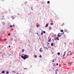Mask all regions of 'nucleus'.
Wrapping results in <instances>:
<instances>
[{"mask_svg":"<svg viewBox=\"0 0 74 74\" xmlns=\"http://www.w3.org/2000/svg\"><path fill=\"white\" fill-rule=\"evenodd\" d=\"M21 56L22 58L24 60H25L26 59H27V58H29V56L26 55H25L24 56L21 55Z\"/></svg>","mask_w":74,"mask_h":74,"instance_id":"nucleus-1","label":"nucleus"},{"mask_svg":"<svg viewBox=\"0 0 74 74\" xmlns=\"http://www.w3.org/2000/svg\"><path fill=\"white\" fill-rule=\"evenodd\" d=\"M54 40H58V41L59 40V37L58 36L55 38H54Z\"/></svg>","mask_w":74,"mask_h":74,"instance_id":"nucleus-2","label":"nucleus"},{"mask_svg":"<svg viewBox=\"0 0 74 74\" xmlns=\"http://www.w3.org/2000/svg\"><path fill=\"white\" fill-rule=\"evenodd\" d=\"M62 36V33L60 34V33L58 34V36L59 37H60Z\"/></svg>","mask_w":74,"mask_h":74,"instance_id":"nucleus-3","label":"nucleus"},{"mask_svg":"<svg viewBox=\"0 0 74 74\" xmlns=\"http://www.w3.org/2000/svg\"><path fill=\"white\" fill-rule=\"evenodd\" d=\"M68 64H69V65H71L72 64V62H70L68 63Z\"/></svg>","mask_w":74,"mask_h":74,"instance_id":"nucleus-4","label":"nucleus"},{"mask_svg":"<svg viewBox=\"0 0 74 74\" xmlns=\"http://www.w3.org/2000/svg\"><path fill=\"white\" fill-rule=\"evenodd\" d=\"M41 49H42V48H40L39 50V51L40 52H42V50H41Z\"/></svg>","mask_w":74,"mask_h":74,"instance_id":"nucleus-5","label":"nucleus"},{"mask_svg":"<svg viewBox=\"0 0 74 74\" xmlns=\"http://www.w3.org/2000/svg\"><path fill=\"white\" fill-rule=\"evenodd\" d=\"M48 25H49V24H48V23L46 25V26H45V27H48Z\"/></svg>","mask_w":74,"mask_h":74,"instance_id":"nucleus-6","label":"nucleus"},{"mask_svg":"<svg viewBox=\"0 0 74 74\" xmlns=\"http://www.w3.org/2000/svg\"><path fill=\"white\" fill-rule=\"evenodd\" d=\"M1 73H5V71H2Z\"/></svg>","mask_w":74,"mask_h":74,"instance_id":"nucleus-7","label":"nucleus"},{"mask_svg":"<svg viewBox=\"0 0 74 74\" xmlns=\"http://www.w3.org/2000/svg\"><path fill=\"white\" fill-rule=\"evenodd\" d=\"M51 45L52 47H53V43H51Z\"/></svg>","mask_w":74,"mask_h":74,"instance_id":"nucleus-8","label":"nucleus"},{"mask_svg":"<svg viewBox=\"0 0 74 74\" xmlns=\"http://www.w3.org/2000/svg\"><path fill=\"white\" fill-rule=\"evenodd\" d=\"M12 18L13 19H14L15 18H14V16H11Z\"/></svg>","mask_w":74,"mask_h":74,"instance_id":"nucleus-9","label":"nucleus"},{"mask_svg":"<svg viewBox=\"0 0 74 74\" xmlns=\"http://www.w3.org/2000/svg\"><path fill=\"white\" fill-rule=\"evenodd\" d=\"M58 56H59V55H60V53L58 52Z\"/></svg>","mask_w":74,"mask_h":74,"instance_id":"nucleus-10","label":"nucleus"},{"mask_svg":"<svg viewBox=\"0 0 74 74\" xmlns=\"http://www.w3.org/2000/svg\"><path fill=\"white\" fill-rule=\"evenodd\" d=\"M49 30H51L52 29V27H49Z\"/></svg>","mask_w":74,"mask_h":74,"instance_id":"nucleus-11","label":"nucleus"},{"mask_svg":"<svg viewBox=\"0 0 74 74\" xmlns=\"http://www.w3.org/2000/svg\"><path fill=\"white\" fill-rule=\"evenodd\" d=\"M24 51H25V50H24V49H23L22 50V52H24Z\"/></svg>","mask_w":74,"mask_h":74,"instance_id":"nucleus-12","label":"nucleus"},{"mask_svg":"<svg viewBox=\"0 0 74 74\" xmlns=\"http://www.w3.org/2000/svg\"><path fill=\"white\" fill-rule=\"evenodd\" d=\"M60 32H63V30H60Z\"/></svg>","mask_w":74,"mask_h":74,"instance_id":"nucleus-13","label":"nucleus"},{"mask_svg":"<svg viewBox=\"0 0 74 74\" xmlns=\"http://www.w3.org/2000/svg\"><path fill=\"white\" fill-rule=\"evenodd\" d=\"M51 25H53V23H51Z\"/></svg>","mask_w":74,"mask_h":74,"instance_id":"nucleus-14","label":"nucleus"},{"mask_svg":"<svg viewBox=\"0 0 74 74\" xmlns=\"http://www.w3.org/2000/svg\"><path fill=\"white\" fill-rule=\"evenodd\" d=\"M2 56L3 58H4V55H2Z\"/></svg>","mask_w":74,"mask_h":74,"instance_id":"nucleus-15","label":"nucleus"},{"mask_svg":"<svg viewBox=\"0 0 74 74\" xmlns=\"http://www.w3.org/2000/svg\"><path fill=\"white\" fill-rule=\"evenodd\" d=\"M9 73V72H8V71H7L6 72V74H8Z\"/></svg>","mask_w":74,"mask_h":74,"instance_id":"nucleus-16","label":"nucleus"},{"mask_svg":"<svg viewBox=\"0 0 74 74\" xmlns=\"http://www.w3.org/2000/svg\"><path fill=\"white\" fill-rule=\"evenodd\" d=\"M51 38H50V40H48L49 42H50V41H51Z\"/></svg>","mask_w":74,"mask_h":74,"instance_id":"nucleus-17","label":"nucleus"},{"mask_svg":"<svg viewBox=\"0 0 74 74\" xmlns=\"http://www.w3.org/2000/svg\"><path fill=\"white\" fill-rule=\"evenodd\" d=\"M70 52H71V51H68V53H69Z\"/></svg>","mask_w":74,"mask_h":74,"instance_id":"nucleus-18","label":"nucleus"},{"mask_svg":"<svg viewBox=\"0 0 74 74\" xmlns=\"http://www.w3.org/2000/svg\"><path fill=\"white\" fill-rule=\"evenodd\" d=\"M50 3V2H49V1H47V3H48V4L49 3Z\"/></svg>","mask_w":74,"mask_h":74,"instance_id":"nucleus-19","label":"nucleus"},{"mask_svg":"<svg viewBox=\"0 0 74 74\" xmlns=\"http://www.w3.org/2000/svg\"><path fill=\"white\" fill-rule=\"evenodd\" d=\"M8 35L9 36H11V34H10V33H9L8 34Z\"/></svg>","mask_w":74,"mask_h":74,"instance_id":"nucleus-20","label":"nucleus"},{"mask_svg":"<svg viewBox=\"0 0 74 74\" xmlns=\"http://www.w3.org/2000/svg\"><path fill=\"white\" fill-rule=\"evenodd\" d=\"M42 56H41V55H40V56H39V57L40 58H42Z\"/></svg>","mask_w":74,"mask_h":74,"instance_id":"nucleus-21","label":"nucleus"},{"mask_svg":"<svg viewBox=\"0 0 74 74\" xmlns=\"http://www.w3.org/2000/svg\"><path fill=\"white\" fill-rule=\"evenodd\" d=\"M10 27H12V25H10Z\"/></svg>","mask_w":74,"mask_h":74,"instance_id":"nucleus-22","label":"nucleus"},{"mask_svg":"<svg viewBox=\"0 0 74 74\" xmlns=\"http://www.w3.org/2000/svg\"><path fill=\"white\" fill-rule=\"evenodd\" d=\"M43 33H45L46 32L45 31H43Z\"/></svg>","mask_w":74,"mask_h":74,"instance_id":"nucleus-23","label":"nucleus"},{"mask_svg":"<svg viewBox=\"0 0 74 74\" xmlns=\"http://www.w3.org/2000/svg\"><path fill=\"white\" fill-rule=\"evenodd\" d=\"M66 52V51H65V52H64V54H65V55Z\"/></svg>","mask_w":74,"mask_h":74,"instance_id":"nucleus-24","label":"nucleus"},{"mask_svg":"<svg viewBox=\"0 0 74 74\" xmlns=\"http://www.w3.org/2000/svg\"><path fill=\"white\" fill-rule=\"evenodd\" d=\"M65 56V54H64V55H63V57H64Z\"/></svg>","mask_w":74,"mask_h":74,"instance_id":"nucleus-25","label":"nucleus"},{"mask_svg":"<svg viewBox=\"0 0 74 74\" xmlns=\"http://www.w3.org/2000/svg\"><path fill=\"white\" fill-rule=\"evenodd\" d=\"M35 55V58H36L37 57V56H36V55Z\"/></svg>","mask_w":74,"mask_h":74,"instance_id":"nucleus-26","label":"nucleus"},{"mask_svg":"<svg viewBox=\"0 0 74 74\" xmlns=\"http://www.w3.org/2000/svg\"><path fill=\"white\" fill-rule=\"evenodd\" d=\"M41 35H42V34H43V33H42H42H41Z\"/></svg>","mask_w":74,"mask_h":74,"instance_id":"nucleus-27","label":"nucleus"},{"mask_svg":"<svg viewBox=\"0 0 74 74\" xmlns=\"http://www.w3.org/2000/svg\"><path fill=\"white\" fill-rule=\"evenodd\" d=\"M45 48H46V49H48V48L45 47Z\"/></svg>","mask_w":74,"mask_h":74,"instance_id":"nucleus-28","label":"nucleus"},{"mask_svg":"<svg viewBox=\"0 0 74 74\" xmlns=\"http://www.w3.org/2000/svg\"><path fill=\"white\" fill-rule=\"evenodd\" d=\"M55 44L54 43V45H53V46H54V47H55Z\"/></svg>","mask_w":74,"mask_h":74,"instance_id":"nucleus-29","label":"nucleus"},{"mask_svg":"<svg viewBox=\"0 0 74 74\" xmlns=\"http://www.w3.org/2000/svg\"><path fill=\"white\" fill-rule=\"evenodd\" d=\"M52 62H54V59H53V61H52Z\"/></svg>","mask_w":74,"mask_h":74,"instance_id":"nucleus-30","label":"nucleus"},{"mask_svg":"<svg viewBox=\"0 0 74 74\" xmlns=\"http://www.w3.org/2000/svg\"><path fill=\"white\" fill-rule=\"evenodd\" d=\"M58 63H57L56 64V65H57V66H58Z\"/></svg>","mask_w":74,"mask_h":74,"instance_id":"nucleus-31","label":"nucleus"},{"mask_svg":"<svg viewBox=\"0 0 74 74\" xmlns=\"http://www.w3.org/2000/svg\"><path fill=\"white\" fill-rule=\"evenodd\" d=\"M62 34H64V32H63L62 33Z\"/></svg>","mask_w":74,"mask_h":74,"instance_id":"nucleus-32","label":"nucleus"},{"mask_svg":"<svg viewBox=\"0 0 74 74\" xmlns=\"http://www.w3.org/2000/svg\"><path fill=\"white\" fill-rule=\"evenodd\" d=\"M37 27H38V25H37Z\"/></svg>","mask_w":74,"mask_h":74,"instance_id":"nucleus-33","label":"nucleus"},{"mask_svg":"<svg viewBox=\"0 0 74 74\" xmlns=\"http://www.w3.org/2000/svg\"><path fill=\"white\" fill-rule=\"evenodd\" d=\"M9 48H11V46H9Z\"/></svg>","mask_w":74,"mask_h":74,"instance_id":"nucleus-34","label":"nucleus"},{"mask_svg":"<svg viewBox=\"0 0 74 74\" xmlns=\"http://www.w3.org/2000/svg\"><path fill=\"white\" fill-rule=\"evenodd\" d=\"M4 40H7V39H4Z\"/></svg>","mask_w":74,"mask_h":74,"instance_id":"nucleus-35","label":"nucleus"},{"mask_svg":"<svg viewBox=\"0 0 74 74\" xmlns=\"http://www.w3.org/2000/svg\"><path fill=\"white\" fill-rule=\"evenodd\" d=\"M65 45H66V43H64Z\"/></svg>","mask_w":74,"mask_h":74,"instance_id":"nucleus-36","label":"nucleus"},{"mask_svg":"<svg viewBox=\"0 0 74 74\" xmlns=\"http://www.w3.org/2000/svg\"><path fill=\"white\" fill-rule=\"evenodd\" d=\"M56 74H57V73H56Z\"/></svg>","mask_w":74,"mask_h":74,"instance_id":"nucleus-37","label":"nucleus"},{"mask_svg":"<svg viewBox=\"0 0 74 74\" xmlns=\"http://www.w3.org/2000/svg\"><path fill=\"white\" fill-rule=\"evenodd\" d=\"M13 27H15V25H13Z\"/></svg>","mask_w":74,"mask_h":74,"instance_id":"nucleus-38","label":"nucleus"},{"mask_svg":"<svg viewBox=\"0 0 74 74\" xmlns=\"http://www.w3.org/2000/svg\"><path fill=\"white\" fill-rule=\"evenodd\" d=\"M2 17H4V16H3Z\"/></svg>","mask_w":74,"mask_h":74,"instance_id":"nucleus-39","label":"nucleus"},{"mask_svg":"<svg viewBox=\"0 0 74 74\" xmlns=\"http://www.w3.org/2000/svg\"><path fill=\"white\" fill-rule=\"evenodd\" d=\"M24 69H26V68H25Z\"/></svg>","mask_w":74,"mask_h":74,"instance_id":"nucleus-40","label":"nucleus"},{"mask_svg":"<svg viewBox=\"0 0 74 74\" xmlns=\"http://www.w3.org/2000/svg\"><path fill=\"white\" fill-rule=\"evenodd\" d=\"M67 55L68 56H69V54H67Z\"/></svg>","mask_w":74,"mask_h":74,"instance_id":"nucleus-41","label":"nucleus"},{"mask_svg":"<svg viewBox=\"0 0 74 74\" xmlns=\"http://www.w3.org/2000/svg\"><path fill=\"white\" fill-rule=\"evenodd\" d=\"M66 64H64V65H66Z\"/></svg>","mask_w":74,"mask_h":74,"instance_id":"nucleus-42","label":"nucleus"},{"mask_svg":"<svg viewBox=\"0 0 74 74\" xmlns=\"http://www.w3.org/2000/svg\"><path fill=\"white\" fill-rule=\"evenodd\" d=\"M48 44H49V43H47Z\"/></svg>","mask_w":74,"mask_h":74,"instance_id":"nucleus-43","label":"nucleus"},{"mask_svg":"<svg viewBox=\"0 0 74 74\" xmlns=\"http://www.w3.org/2000/svg\"><path fill=\"white\" fill-rule=\"evenodd\" d=\"M12 72H14V71H12Z\"/></svg>","mask_w":74,"mask_h":74,"instance_id":"nucleus-44","label":"nucleus"},{"mask_svg":"<svg viewBox=\"0 0 74 74\" xmlns=\"http://www.w3.org/2000/svg\"><path fill=\"white\" fill-rule=\"evenodd\" d=\"M23 55H24V54H23Z\"/></svg>","mask_w":74,"mask_h":74,"instance_id":"nucleus-45","label":"nucleus"},{"mask_svg":"<svg viewBox=\"0 0 74 74\" xmlns=\"http://www.w3.org/2000/svg\"><path fill=\"white\" fill-rule=\"evenodd\" d=\"M57 71H58V70H56Z\"/></svg>","mask_w":74,"mask_h":74,"instance_id":"nucleus-46","label":"nucleus"},{"mask_svg":"<svg viewBox=\"0 0 74 74\" xmlns=\"http://www.w3.org/2000/svg\"><path fill=\"white\" fill-rule=\"evenodd\" d=\"M2 19H3V18H2Z\"/></svg>","mask_w":74,"mask_h":74,"instance_id":"nucleus-47","label":"nucleus"}]
</instances>
